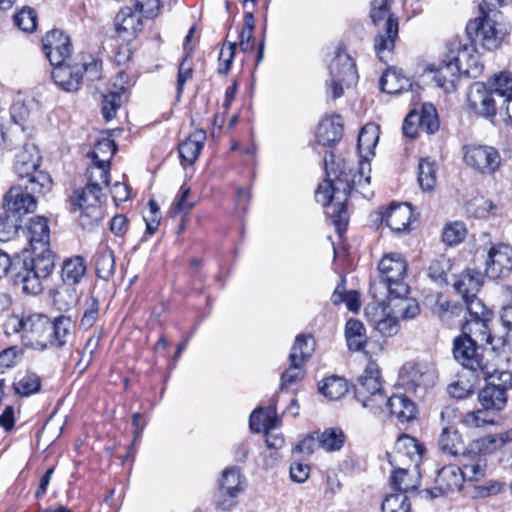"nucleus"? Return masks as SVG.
<instances>
[{
  "label": "nucleus",
  "instance_id": "1",
  "mask_svg": "<svg viewBox=\"0 0 512 512\" xmlns=\"http://www.w3.org/2000/svg\"><path fill=\"white\" fill-rule=\"evenodd\" d=\"M370 160H359L357 172L350 175L344 170V161L337 158L332 151L326 152L323 163L326 179L319 184L315 198L327 207V215L340 237L346 232L349 216L346 202L352 190L359 191L364 197L366 186L370 184Z\"/></svg>",
  "mask_w": 512,
  "mask_h": 512
},
{
  "label": "nucleus",
  "instance_id": "2",
  "mask_svg": "<svg viewBox=\"0 0 512 512\" xmlns=\"http://www.w3.org/2000/svg\"><path fill=\"white\" fill-rule=\"evenodd\" d=\"M34 256L24 253L15 264L14 285L21 287L26 294L37 295L42 291V279L54 270V256L48 246L38 248Z\"/></svg>",
  "mask_w": 512,
  "mask_h": 512
},
{
  "label": "nucleus",
  "instance_id": "3",
  "mask_svg": "<svg viewBox=\"0 0 512 512\" xmlns=\"http://www.w3.org/2000/svg\"><path fill=\"white\" fill-rule=\"evenodd\" d=\"M479 12V17L467 24V35L486 50L497 49L508 33L506 26L498 20L501 13L492 9L485 0L479 3Z\"/></svg>",
  "mask_w": 512,
  "mask_h": 512
},
{
  "label": "nucleus",
  "instance_id": "4",
  "mask_svg": "<svg viewBox=\"0 0 512 512\" xmlns=\"http://www.w3.org/2000/svg\"><path fill=\"white\" fill-rule=\"evenodd\" d=\"M452 354L463 369L471 372L475 382L494 377L496 369L485 358L482 344L466 336H457L453 339Z\"/></svg>",
  "mask_w": 512,
  "mask_h": 512
},
{
  "label": "nucleus",
  "instance_id": "5",
  "mask_svg": "<svg viewBox=\"0 0 512 512\" xmlns=\"http://www.w3.org/2000/svg\"><path fill=\"white\" fill-rule=\"evenodd\" d=\"M49 318L42 314L11 315L4 323L5 334H20L24 345L37 350L47 349Z\"/></svg>",
  "mask_w": 512,
  "mask_h": 512
},
{
  "label": "nucleus",
  "instance_id": "6",
  "mask_svg": "<svg viewBox=\"0 0 512 512\" xmlns=\"http://www.w3.org/2000/svg\"><path fill=\"white\" fill-rule=\"evenodd\" d=\"M41 156L34 144H25L16 154L14 172L19 181L27 182L33 192H50L51 176L40 169Z\"/></svg>",
  "mask_w": 512,
  "mask_h": 512
},
{
  "label": "nucleus",
  "instance_id": "7",
  "mask_svg": "<svg viewBox=\"0 0 512 512\" xmlns=\"http://www.w3.org/2000/svg\"><path fill=\"white\" fill-rule=\"evenodd\" d=\"M380 275L379 285H383L388 297L403 298L409 293V286L405 282L407 276V262L399 253H389L382 257L378 264Z\"/></svg>",
  "mask_w": 512,
  "mask_h": 512
},
{
  "label": "nucleus",
  "instance_id": "8",
  "mask_svg": "<svg viewBox=\"0 0 512 512\" xmlns=\"http://www.w3.org/2000/svg\"><path fill=\"white\" fill-rule=\"evenodd\" d=\"M96 186L86 185L76 191L75 197L70 200V211L79 212V223L84 229H91L103 218L101 207L102 191Z\"/></svg>",
  "mask_w": 512,
  "mask_h": 512
},
{
  "label": "nucleus",
  "instance_id": "9",
  "mask_svg": "<svg viewBox=\"0 0 512 512\" xmlns=\"http://www.w3.org/2000/svg\"><path fill=\"white\" fill-rule=\"evenodd\" d=\"M355 396L362 406L371 413L373 411L379 412L378 405L384 402L386 394L382 389L378 369L372 366L365 369L355 386Z\"/></svg>",
  "mask_w": 512,
  "mask_h": 512
},
{
  "label": "nucleus",
  "instance_id": "10",
  "mask_svg": "<svg viewBox=\"0 0 512 512\" xmlns=\"http://www.w3.org/2000/svg\"><path fill=\"white\" fill-rule=\"evenodd\" d=\"M492 379L479 391L478 400L481 407L497 414L507 403V390L512 387V373L496 370Z\"/></svg>",
  "mask_w": 512,
  "mask_h": 512
},
{
  "label": "nucleus",
  "instance_id": "11",
  "mask_svg": "<svg viewBox=\"0 0 512 512\" xmlns=\"http://www.w3.org/2000/svg\"><path fill=\"white\" fill-rule=\"evenodd\" d=\"M435 368L422 362H407L400 371V380L405 389L416 395H424L435 384Z\"/></svg>",
  "mask_w": 512,
  "mask_h": 512
},
{
  "label": "nucleus",
  "instance_id": "12",
  "mask_svg": "<svg viewBox=\"0 0 512 512\" xmlns=\"http://www.w3.org/2000/svg\"><path fill=\"white\" fill-rule=\"evenodd\" d=\"M27 182L13 185L4 194L3 208L13 216L20 218L23 215L33 213L37 207V197L47 192H33Z\"/></svg>",
  "mask_w": 512,
  "mask_h": 512
},
{
  "label": "nucleus",
  "instance_id": "13",
  "mask_svg": "<svg viewBox=\"0 0 512 512\" xmlns=\"http://www.w3.org/2000/svg\"><path fill=\"white\" fill-rule=\"evenodd\" d=\"M464 162L475 171L492 175L501 165V156L492 146L468 144L463 147Z\"/></svg>",
  "mask_w": 512,
  "mask_h": 512
},
{
  "label": "nucleus",
  "instance_id": "14",
  "mask_svg": "<svg viewBox=\"0 0 512 512\" xmlns=\"http://www.w3.org/2000/svg\"><path fill=\"white\" fill-rule=\"evenodd\" d=\"M378 406L379 412L373 411L372 414L381 419L394 417L401 423L414 419L417 413L415 403L404 394L385 396L384 402Z\"/></svg>",
  "mask_w": 512,
  "mask_h": 512
},
{
  "label": "nucleus",
  "instance_id": "15",
  "mask_svg": "<svg viewBox=\"0 0 512 512\" xmlns=\"http://www.w3.org/2000/svg\"><path fill=\"white\" fill-rule=\"evenodd\" d=\"M371 217L375 223L385 222L393 232H406L413 218L412 206L409 203H392L387 209L376 211Z\"/></svg>",
  "mask_w": 512,
  "mask_h": 512
},
{
  "label": "nucleus",
  "instance_id": "16",
  "mask_svg": "<svg viewBox=\"0 0 512 512\" xmlns=\"http://www.w3.org/2000/svg\"><path fill=\"white\" fill-rule=\"evenodd\" d=\"M72 48L70 36L61 30H51L42 38V49L50 64H64Z\"/></svg>",
  "mask_w": 512,
  "mask_h": 512
},
{
  "label": "nucleus",
  "instance_id": "17",
  "mask_svg": "<svg viewBox=\"0 0 512 512\" xmlns=\"http://www.w3.org/2000/svg\"><path fill=\"white\" fill-rule=\"evenodd\" d=\"M467 102L475 114L486 118L495 116L498 110L496 96L485 84L480 82L470 86Z\"/></svg>",
  "mask_w": 512,
  "mask_h": 512
},
{
  "label": "nucleus",
  "instance_id": "18",
  "mask_svg": "<svg viewBox=\"0 0 512 512\" xmlns=\"http://www.w3.org/2000/svg\"><path fill=\"white\" fill-rule=\"evenodd\" d=\"M512 271V247L507 244L492 246L487 254L485 274L490 279L506 277Z\"/></svg>",
  "mask_w": 512,
  "mask_h": 512
},
{
  "label": "nucleus",
  "instance_id": "19",
  "mask_svg": "<svg viewBox=\"0 0 512 512\" xmlns=\"http://www.w3.org/2000/svg\"><path fill=\"white\" fill-rule=\"evenodd\" d=\"M143 17L132 7H123L114 19L117 35L124 41L135 39L143 29Z\"/></svg>",
  "mask_w": 512,
  "mask_h": 512
},
{
  "label": "nucleus",
  "instance_id": "20",
  "mask_svg": "<svg viewBox=\"0 0 512 512\" xmlns=\"http://www.w3.org/2000/svg\"><path fill=\"white\" fill-rule=\"evenodd\" d=\"M89 66H53L51 78L54 83L66 92L77 91ZM97 70L98 66H90Z\"/></svg>",
  "mask_w": 512,
  "mask_h": 512
},
{
  "label": "nucleus",
  "instance_id": "21",
  "mask_svg": "<svg viewBox=\"0 0 512 512\" xmlns=\"http://www.w3.org/2000/svg\"><path fill=\"white\" fill-rule=\"evenodd\" d=\"M358 81L356 66H332L330 79L326 81L327 93L332 99L343 95L344 87L350 88Z\"/></svg>",
  "mask_w": 512,
  "mask_h": 512
},
{
  "label": "nucleus",
  "instance_id": "22",
  "mask_svg": "<svg viewBox=\"0 0 512 512\" xmlns=\"http://www.w3.org/2000/svg\"><path fill=\"white\" fill-rule=\"evenodd\" d=\"M464 479L460 467L456 465H447L439 469L435 486L430 490L432 497H439L459 491L463 485Z\"/></svg>",
  "mask_w": 512,
  "mask_h": 512
},
{
  "label": "nucleus",
  "instance_id": "23",
  "mask_svg": "<svg viewBox=\"0 0 512 512\" xmlns=\"http://www.w3.org/2000/svg\"><path fill=\"white\" fill-rule=\"evenodd\" d=\"M75 332V324L72 319L65 315H60L49 319L47 349L62 348L73 338Z\"/></svg>",
  "mask_w": 512,
  "mask_h": 512
},
{
  "label": "nucleus",
  "instance_id": "24",
  "mask_svg": "<svg viewBox=\"0 0 512 512\" xmlns=\"http://www.w3.org/2000/svg\"><path fill=\"white\" fill-rule=\"evenodd\" d=\"M343 131L344 123L340 115L326 116L320 120L317 126L316 141L323 146H332L341 140Z\"/></svg>",
  "mask_w": 512,
  "mask_h": 512
},
{
  "label": "nucleus",
  "instance_id": "25",
  "mask_svg": "<svg viewBox=\"0 0 512 512\" xmlns=\"http://www.w3.org/2000/svg\"><path fill=\"white\" fill-rule=\"evenodd\" d=\"M373 314L367 309L366 315L375 329L385 337L395 335L399 330L398 316L393 313L394 309L384 306L371 307Z\"/></svg>",
  "mask_w": 512,
  "mask_h": 512
},
{
  "label": "nucleus",
  "instance_id": "26",
  "mask_svg": "<svg viewBox=\"0 0 512 512\" xmlns=\"http://www.w3.org/2000/svg\"><path fill=\"white\" fill-rule=\"evenodd\" d=\"M424 452L425 447L416 438L403 434L396 440L394 460L404 462L407 458L418 470Z\"/></svg>",
  "mask_w": 512,
  "mask_h": 512
},
{
  "label": "nucleus",
  "instance_id": "27",
  "mask_svg": "<svg viewBox=\"0 0 512 512\" xmlns=\"http://www.w3.org/2000/svg\"><path fill=\"white\" fill-rule=\"evenodd\" d=\"M476 49L472 43L459 37L451 38L446 45L445 59L442 64H462L475 61Z\"/></svg>",
  "mask_w": 512,
  "mask_h": 512
},
{
  "label": "nucleus",
  "instance_id": "28",
  "mask_svg": "<svg viewBox=\"0 0 512 512\" xmlns=\"http://www.w3.org/2000/svg\"><path fill=\"white\" fill-rule=\"evenodd\" d=\"M492 318H466L459 336L471 338L475 343L493 345V336L489 328Z\"/></svg>",
  "mask_w": 512,
  "mask_h": 512
},
{
  "label": "nucleus",
  "instance_id": "29",
  "mask_svg": "<svg viewBox=\"0 0 512 512\" xmlns=\"http://www.w3.org/2000/svg\"><path fill=\"white\" fill-rule=\"evenodd\" d=\"M410 86V79L399 66H388L379 79L380 90L387 94H399Z\"/></svg>",
  "mask_w": 512,
  "mask_h": 512
},
{
  "label": "nucleus",
  "instance_id": "30",
  "mask_svg": "<svg viewBox=\"0 0 512 512\" xmlns=\"http://www.w3.org/2000/svg\"><path fill=\"white\" fill-rule=\"evenodd\" d=\"M461 66H437L435 69L429 68L433 74V81L445 92H452L456 89V84L461 76L471 77L468 70L462 71Z\"/></svg>",
  "mask_w": 512,
  "mask_h": 512
},
{
  "label": "nucleus",
  "instance_id": "31",
  "mask_svg": "<svg viewBox=\"0 0 512 512\" xmlns=\"http://www.w3.org/2000/svg\"><path fill=\"white\" fill-rule=\"evenodd\" d=\"M206 141V132L202 129L193 131L178 145V153L182 163L192 165L198 159Z\"/></svg>",
  "mask_w": 512,
  "mask_h": 512
},
{
  "label": "nucleus",
  "instance_id": "32",
  "mask_svg": "<svg viewBox=\"0 0 512 512\" xmlns=\"http://www.w3.org/2000/svg\"><path fill=\"white\" fill-rule=\"evenodd\" d=\"M380 128L375 123H367L362 127L358 136L357 150L360 159L370 160L379 141Z\"/></svg>",
  "mask_w": 512,
  "mask_h": 512
},
{
  "label": "nucleus",
  "instance_id": "33",
  "mask_svg": "<svg viewBox=\"0 0 512 512\" xmlns=\"http://www.w3.org/2000/svg\"><path fill=\"white\" fill-rule=\"evenodd\" d=\"M460 464L464 481H477L485 475L486 460L475 452H463Z\"/></svg>",
  "mask_w": 512,
  "mask_h": 512
},
{
  "label": "nucleus",
  "instance_id": "34",
  "mask_svg": "<svg viewBox=\"0 0 512 512\" xmlns=\"http://www.w3.org/2000/svg\"><path fill=\"white\" fill-rule=\"evenodd\" d=\"M87 270L86 261L82 256H73L63 261L61 279L65 285L74 286L81 282Z\"/></svg>",
  "mask_w": 512,
  "mask_h": 512
},
{
  "label": "nucleus",
  "instance_id": "35",
  "mask_svg": "<svg viewBox=\"0 0 512 512\" xmlns=\"http://www.w3.org/2000/svg\"><path fill=\"white\" fill-rule=\"evenodd\" d=\"M397 36L398 19L394 15L389 14L385 22L384 33L379 34L375 39V49L380 61H387L383 53L390 52L393 49Z\"/></svg>",
  "mask_w": 512,
  "mask_h": 512
},
{
  "label": "nucleus",
  "instance_id": "36",
  "mask_svg": "<svg viewBox=\"0 0 512 512\" xmlns=\"http://www.w3.org/2000/svg\"><path fill=\"white\" fill-rule=\"evenodd\" d=\"M482 274L478 271L467 269L454 281V288L462 296V299L474 297L482 286Z\"/></svg>",
  "mask_w": 512,
  "mask_h": 512
},
{
  "label": "nucleus",
  "instance_id": "37",
  "mask_svg": "<svg viewBox=\"0 0 512 512\" xmlns=\"http://www.w3.org/2000/svg\"><path fill=\"white\" fill-rule=\"evenodd\" d=\"M28 237L33 251L49 245L50 229L47 218L36 216L30 220L28 226Z\"/></svg>",
  "mask_w": 512,
  "mask_h": 512
},
{
  "label": "nucleus",
  "instance_id": "38",
  "mask_svg": "<svg viewBox=\"0 0 512 512\" xmlns=\"http://www.w3.org/2000/svg\"><path fill=\"white\" fill-rule=\"evenodd\" d=\"M391 483L399 493L415 491L420 485V475L417 470L409 467L395 469L391 476Z\"/></svg>",
  "mask_w": 512,
  "mask_h": 512
},
{
  "label": "nucleus",
  "instance_id": "39",
  "mask_svg": "<svg viewBox=\"0 0 512 512\" xmlns=\"http://www.w3.org/2000/svg\"><path fill=\"white\" fill-rule=\"evenodd\" d=\"M438 446L443 453L450 456L462 455L465 452L461 435L450 426H443L438 439Z\"/></svg>",
  "mask_w": 512,
  "mask_h": 512
},
{
  "label": "nucleus",
  "instance_id": "40",
  "mask_svg": "<svg viewBox=\"0 0 512 512\" xmlns=\"http://www.w3.org/2000/svg\"><path fill=\"white\" fill-rule=\"evenodd\" d=\"M277 415L275 407L255 409L249 418V426L254 432L274 430L277 426Z\"/></svg>",
  "mask_w": 512,
  "mask_h": 512
},
{
  "label": "nucleus",
  "instance_id": "41",
  "mask_svg": "<svg viewBox=\"0 0 512 512\" xmlns=\"http://www.w3.org/2000/svg\"><path fill=\"white\" fill-rule=\"evenodd\" d=\"M345 337L350 350L360 351L367 343L365 327L363 323L357 319H349L347 321Z\"/></svg>",
  "mask_w": 512,
  "mask_h": 512
},
{
  "label": "nucleus",
  "instance_id": "42",
  "mask_svg": "<svg viewBox=\"0 0 512 512\" xmlns=\"http://www.w3.org/2000/svg\"><path fill=\"white\" fill-rule=\"evenodd\" d=\"M219 486L221 493L229 497H235L238 493L242 492L244 487L240 470L236 467L225 469Z\"/></svg>",
  "mask_w": 512,
  "mask_h": 512
},
{
  "label": "nucleus",
  "instance_id": "43",
  "mask_svg": "<svg viewBox=\"0 0 512 512\" xmlns=\"http://www.w3.org/2000/svg\"><path fill=\"white\" fill-rule=\"evenodd\" d=\"M437 167L429 158H422L418 164V182L423 191H431L436 185Z\"/></svg>",
  "mask_w": 512,
  "mask_h": 512
},
{
  "label": "nucleus",
  "instance_id": "44",
  "mask_svg": "<svg viewBox=\"0 0 512 512\" xmlns=\"http://www.w3.org/2000/svg\"><path fill=\"white\" fill-rule=\"evenodd\" d=\"M417 120L420 129L428 134L435 133L440 127L437 109L432 103L422 105L421 112L417 113Z\"/></svg>",
  "mask_w": 512,
  "mask_h": 512
},
{
  "label": "nucleus",
  "instance_id": "45",
  "mask_svg": "<svg viewBox=\"0 0 512 512\" xmlns=\"http://www.w3.org/2000/svg\"><path fill=\"white\" fill-rule=\"evenodd\" d=\"M348 391L345 379L331 376L323 380L319 385V392L330 400H338Z\"/></svg>",
  "mask_w": 512,
  "mask_h": 512
},
{
  "label": "nucleus",
  "instance_id": "46",
  "mask_svg": "<svg viewBox=\"0 0 512 512\" xmlns=\"http://www.w3.org/2000/svg\"><path fill=\"white\" fill-rule=\"evenodd\" d=\"M320 446L327 452L340 450L345 443V434L340 428H326L318 432Z\"/></svg>",
  "mask_w": 512,
  "mask_h": 512
},
{
  "label": "nucleus",
  "instance_id": "47",
  "mask_svg": "<svg viewBox=\"0 0 512 512\" xmlns=\"http://www.w3.org/2000/svg\"><path fill=\"white\" fill-rule=\"evenodd\" d=\"M116 150L117 148L114 140L110 138H102L97 141L89 156L93 163L110 166L111 158L115 154Z\"/></svg>",
  "mask_w": 512,
  "mask_h": 512
},
{
  "label": "nucleus",
  "instance_id": "48",
  "mask_svg": "<svg viewBox=\"0 0 512 512\" xmlns=\"http://www.w3.org/2000/svg\"><path fill=\"white\" fill-rule=\"evenodd\" d=\"M96 274L101 279H109L115 272V259L113 252L105 247L95 256Z\"/></svg>",
  "mask_w": 512,
  "mask_h": 512
},
{
  "label": "nucleus",
  "instance_id": "49",
  "mask_svg": "<svg viewBox=\"0 0 512 512\" xmlns=\"http://www.w3.org/2000/svg\"><path fill=\"white\" fill-rule=\"evenodd\" d=\"M496 416L494 412L486 408H481L475 411L466 413L461 422L469 428H479L485 425H492L496 423Z\"/></svg>",
  "mask_w": 512,
  "mask_h": 512
},
{
  "label": "nucleus",
  "instance_id": "50",
  "mask_svg": "<svg viewBox=\"0 0 512 512\" xmlns=\"http://www.w3.org/2000/svg\"><path fill=\"white\" fill-rule=\"evenodd\" d=\"M491 84L493 88L490 90L502 101L512 97V73L502 71L495 74Z\"/></svg>",
  "mask_w": 512,
  "mask_h": 512
},
{
  "label": "nucleus",
  "instance_id": "51",
  "mask_svg": "<svg viewBox=\"0 0 512 512\" xmlns=\"http://www.w3.org/2000/svg\"><path fill=\"white\" fill-rule=\"evenodd\" d=\"M110 166L100 163H93V166L87 170L88 182L86 185L96 186L102 191L110 183Z\"/></svg>",
  "mask_w": 512,
  "mask_h": 512
},
{
  "label": "nucleus",
  "instance_id": "52",
  "mask_svg": "<svg viewBox=\"0 0 512 512\" xmlns=\"http://www.w3.org/2000/svg\"><path fill=\"white\" fill-rule=\"evenodd\" d=\"M463 309L461 305L444 300L442 295H438L433 312L441 321L449 322L453 316H459Z\"/></svg>",
  "mask_w": 512,
  "mask_h": 512
},
{
  "label": "nucleus",
  "instance_id": "53",
  "mask_svg": "<svg viewBox=\"0 0 512 512\" xmlns=\"http://www.w3.org/2000/svg\"><path fill=\"white\" fill-rule=\"evenodd\" d=\"M122 104L119 92H109L102 95L101 111L105 121H111Z\"/></svg>",
  "mask_w": 512,
  "mask_h": 512
},
{
  "label": "nucleus",
  "instance_id": "54",
  "mask_svg": "<svg viewBox=\"0 0 512 512\" xmlns=\"http://www.w3.org/2000/svg\"><path fill=\"white\" fill-rule=\"evenodd\" d=\"M41 380L35 373H26L15 383V391L21 396H29L40 390Z\"/></svg>",
  "mask_w": 512,
  "mask_h": 512
},
{
  "label": "nucleus",
  "instance_id": "55",
  "mask_svg": "<svg viewBox=\"0 0 512 512\" xmlns=\"http://www.w3.org/2000/svg\"><path fill=\"white\" fill-rule=\"evenodd\" d=\"M14 22L22 31L31 33L37 27V14L31 7H24L14 16Z\"/></svg>",
  "mask_w": 512,
  "mask_h": 512
},
{
  "label": "nucleus",
  "instance_id": "56",
  "mask_svg": "<svg viewBox=\"0 0 512 512\" xmlns=\"http://www.w3.org/2000/svg\"><path fill=\"white\" fill-rule=\"evenodd\" d=\"M451 265L448 259L440 257L433 260L428 268V276L439 284L447 283V273Z\"/></svg>",
  "mask_w": 512,
  "mask_h": 512
},
{
  "label": "nucleus",
  "instance_id": "57",
  "mask_svg": "<svg viewBox=\"0 0 512 512\" xmlns=\"http://www.w3.org/2000/svg\"><path fill=\"white\" fill-rule=\"evenodd\" d=\"M382 512H410V503L403 493L391 494L382 503Z\"/></svg>",
  "mask_w": 512,
  "mask_h": 512
},
{
  "label": "nucleus",
  "instance_id": "58",
  "mask_svg": "<svg viewBox=\"0 0 512 512\" xmlns=\"http://www.w3.org/2000/svg\"><path fill=\"white\" fill-rule=\"evenodd\" d=\"M493 208L492 201L483 197L474 198L466 204L467 213L477 219L486 218Z\"/></svg>",
  "mask_w": 512,
  "mask_h": 512
},
{
  "label": "nucleus",
  "instance_id": "59",
  "mask_svg": "<svg viewBox=\"0 0 512 512\" xmlns=\"http://www.w3.org/2000/svg\"><path fill=\"white\" fill-rule=\"evenodd\" d=\"M466 232L467 230L464 223L459 221L450 223L444 228L443 241L450 246L457 245L463 241Z\"/></svg>",
  "mask_w": 512,
  "mask_h": 512
},
{
  "label": "nucleus",
  "instance_id": "60",
  "mask_svg": "<svg viewBox=\"0 0 512 512\" xmlns=\"http://www.w3.org/2000/svg\"><path fill=\"white\" fill-rule=\"evenodd\" d=\"M465 310L468 314L467 318H492V313L489 311L482 301L475 295L474 297L464 298Z\"/></svg>",
  "mask_w": 512,
  "mask_h": 512
},
{
  "label": "nucleus",
  "instance_id": "61",
  "mask_svg": "<svg viewBox=\"0 0 512 512\" xmlns=\"http://www.w3.org/2000/svg\"><path fill=\"white\" fill-rule=\"evenodd\" d=\"M18 218L4 210L0 214V241L10 240L17 232Z\"/></svg>",
  "mask_w": 512,
  "mask_h": 512
},
{
  "label": "nucleus",
  "instance_id": "62",
  "mask_svg": "<svg viewBox=\"0 0 512 512\" xmlns=\"http://www.w3.org/2000/svg\"><path fill=\"white\" fill-rule=\"evenodd\" d=\"M100 342L99 336H91L83 349L82 352L77 351V353L80 355V359L78 360L76 366L81 370L84 371L88 365L90 364L91 360L93 359V356L95 352L98 349Z\"/></svg>",
  "mask_w": 512,
  "mask_h": 512
},
{
  "label": "nucleus",
  "instance_id": "63",
  "mask_svg": "<svg viewBox=\"0 0 512 512\" xmlns=\"http://www.w3.org/2000/svg\"><path fill=\"white\" fill-rule=\"evenodd\" d=\"M190 195V187L182 185L179 190L178 196L172 204L173 216L177 214H187L194 206L193 202L188 201Z\"/></svg>",
  "mask_w": 512,
  "mask_h": 512
},
{
  "label": "nucleus",
  "instance_id": "64",
  "mask_svg": "<svg viewBox=\"0 0 512 512\" xmlns=\"http://www.w3.org/2000/svg\"><path fill=\"white\" fill-rule=\"evenodd\" d=\"M99 301L95 297H90L86 301V309L80 321V326L84 329L91 328L98 319Z\"/></svg>",
  "mask_w": 512,
  "mask_h": 512
}]
</instances>
